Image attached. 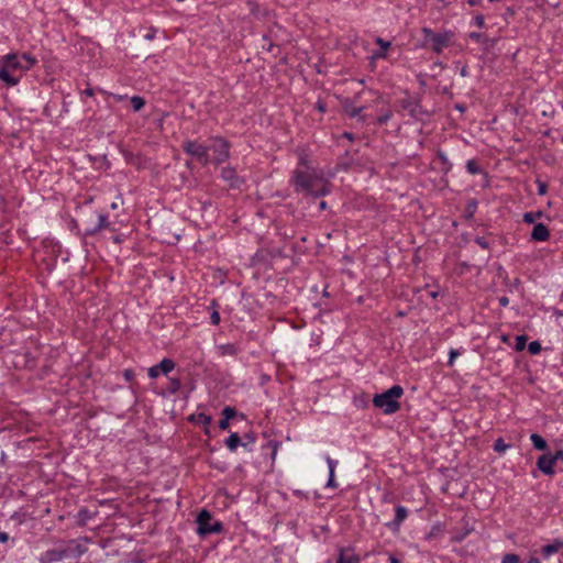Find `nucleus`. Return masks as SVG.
<instances>
[{
  "label": "nucleus",
  "instance_id": "f257e3e1",
  "mask_svg": "<svg viewBox=\"0 0 563 563\" xmlns=\"http://www.w3.org/2000/svg\"><path fill=\"white\" fill-rule=\"evenodd\" d=\"M289 181L296 194L312 198L330 195L333 187L328 178L317 172L309 153L305 150L298 153L297 166L292 170Z\"/></svg>",
  "mask_w": 563,
  "mask_h": 563
},
{
  "label": "nucleus",
  "instance_id": "f03ea898",
  "mask_svg": "<svg viewBox=\"0 0 563 563\" xmlns=\"http://www.w3.org/2000/svg\"><path fill=\"white\" fill-rule=\"evenodd\" d=\"M0 63V80L8 87H14L20 82L23 73L30 70L37 60L29 53L13 52L2 56Z\"/></svg>",
  "mask_w": 563,
  "mask_h": 563
},
{
  "label": "nucleus",
  "instance_id": "7ed1b4c3",
  "mask_svg": "<svg viewBox=\"0 0 563 563\" xmlns=\"http://www.w3.org/2000/svg\"><path fill=\"white\" fill-rule=\"evenodd\" d=\"M88 539H70V540H60L55 543V547L52 549H47L42 552L38 556L40 563H57L65 560H78L80 559L87 551V547L84 542H87Z\"/></svg>",
  "mask_w": 563,
  "mask_h": 563
},
{
  "label": "nucleus",
  "instance_id": "20e7f679",
  "mask_svg": "<svg viewBox=\"0 0 563 563\" xmlns=\"http://www.w3.org/2000/svg\"><path fill=\"white\" fill-rule=\"evenodd\" d=\"M422 40L418 47L431 49L435 54H441L444 48L450 47L455 42V32L452 30H443L434 32L431 27H421Z\"/></svg>",
  "mask_w": 563,
  "mask_h": 563
},
{
  "label": "nucleus",
  "instance_id": "39448f33",
  "mask_svg": "<svg viewBox=\"0 0 563 563\" xmlns=\"http://www.w3.org/2000/svg\"><path fill=\"white\" fill-rule=\"evenodd\" d=\"M404 395L400 385H393L387 390L376 394L373 397V406L383 411L384 415H393L400 409L398 399Z\"/></svg>",
  "mask_w": 563,
  "mask_h": 563
},
{
  "label": "nucleus",
  "instance_id": "423d86ee",
  "mask_svg": "<svg viewBox=\"0 0 563 563\" xmlns=\"http://www.w3.org/2000/svg\"><path fill=\"white\" fill-rule=\"evenodd\" d=\"M405 95L406 96L398 101L399 107L401 110L406 111L412 120L422 122L424 119L432 117L433 112L426 109L421 103V93H409L406 91Z\"/></svg>",
  "mask_w": 563,
  "mask_h": 563
},
{
  "label": "nucleus",
  "instance_id": "0eeeda50",
  "mask_svg": "<svg viewBox=\"0 0 563 563\" xmlns=\"http://www.w3.org/2000/svg\"><path fill=\"white\" fill-rule=\"evenodd\" d=\"M209 140L211 141L209 151H212L213 153L210 164L220 166L231 156V143L229 140L220 135H212Z\"/></svg>",
  "mask_w": 563,
  "mask_h": 563
},
{
  "label": "nucleus",
  "instance_id": "6e6552de",
  "mask_svg": "<svg viewBox=\"0 0 563 563\" xmlns=\"http://www.w3.org/2000/svg\"><path fill=\"white\" fill-rule=\"evenodd\" d=\"M197 533L200 537H207L209 534L222 533L224 531L223 523L221 521H212V515L209 510L202 509L197 516Z\"/></svg>",
  "mask_w": 563,
  "mask_h": 563
},
{
  "label": "nucleus",
  "instance_id": "1a4fd4ad",
  "mask_svg": "<svg viewBox=\"0 0 563 563\" xmlns=\"http://www.w3.org/2000/svg\"><path fill=\"white\" fill-rule=\"evenodd\" d=\"M181 148L185 154L197 159L202 166H208L211 163L209 155V146L203 145L197 140L187 139L181 143Z\"/></svg>",
  "mask_w": 563,
  "mask_h": 563
},
{
  "label": "nucleus",
  "instance_id": "9d476101",
  "mask_svg": "<svg viewBox=\"0 0 563 563\" xmlns=\"http://www.w3.org/2000/svg\"><path fill=\"white\" fill-rule=\"evenodd\" d=\"M220 178L230 189L240 190L245 185V178L240 176L236 168L227 165L220 169Z\"/></svg>",
  "mask_w": 563,
  "mask_h": 563
},
{
  "label": "nucleus",
  "instance_id": "9b49d317",
  "mask_svg": "<svg viewBox=\"0 0 563 563\" xmlns=\"http://www.w3.org/2000/svg\"><path fill=\"white\" fill-rule=\"evenodd\" d=\"M176 363L168 357L163 358L158 364L153 365L148 368L147 375L150 378H157L159 374L168 376V374L175 368Z\"/></svg>",
  "mask_w": 563,
  "mask_h": 563
},
{
  "label": "nucleus",
  "instance_id": "f8f14e48",
  "mask_svg": "<svg viewBox=\"0 0 563 563\" xmlns=\"http://www.w3.org/2000/svg\"><path fill=\"white\" fill-rule=\"evenodd\" d=\"M97 223L95 225H89L85 229L82 235L85 238L87 236H93L101 232L104 229L110 228L111 223L109 221V214L106 212H98L97 213Z\"/></svg>",
  "mask_w": 563,
  "mask_h": 563
},
{
  "label": "nucleus",
  "instance_id": "ddd939ff",
  "mask_svg": "<svg viewBox=\"0 0 563 563\" xmlns=\"http://www.w3.org/2000/svg\"><path fill=\"white\" fill-rule=\"evenodd\" d=\"M409 515L408 509L405 506L397 505L395 507V517L391 521L385 523V526L393 532H398L402 522L407 519Z\"/></svg>",
  "mask_w": 563,
  "mask_h": 563
},
{
  "label": "nucleus",
  "instance_id": "4468645a",
  "mask_svg": "<svg viewBox=\"0 0 563 563\" xmlns=\"http://www.w3.org/2000/svg\"><path fill=\"white\" fill-rule=\"evenodd\" d=\"M474 531V527L470 525L465 518L462 520L461 527H455L451 531V541L454 543H461L467 536Z\"/></svg>",
  "mask_w": 563,
  "mask_h": 563
},
{
  "label": "nucleus",
  "instance_id": "2eb2a0df",
  "mask_svg": "<svg viewBox=\"0 0 563 563\" xmlns=\"http://www.w3.org/2000/svg\"><path fill=\"white\" fill-rule=\"evenodd\" d=\"M554 465L555 462L551 453L542 454L537 460L538 470L548 476H553L555 474Z\"/></svg>",
  "mask_w": 563,
  "mask_h": 563
},
{
  "label": "nucleus",
  "instance_id": "dca6fc26",
  "mask_svg": "<svg viewBox=\"0 0 563 563\" xmlns=\"http://www.w3.org/2000/svg\"><path fill=\"white\" fill-rule=\"evenodd\" d=\"M342 109L350 118H357L362 123L367 122L368 115L363 114L364 107H356L350 99H345L342 104Z\"/></svg>",
  "mask_w": 563,
  "mask_h": 563
},
{
  "label": "nucleus",
  "instance_id": "f3484780",
  "mask_svg": "<svg viewBox=\"0 0 563 563\" xmlns=\"http://www.w3.org/2000/svg\"><path fill=\"white\" fill-rule=\"evenodd\" d=\"M336 563H361L360 556L355 553L351 547L339 548Z\"/></svg>",
  "mask_w": 563,
  "mask_h": 563
},
{
  "label": "nucleus",
  "instance_id": "a211bd4d",
  "mask_svg": "<svg viewBox=\"0 0 563 563\" xmlns=\"http://www.w3.org/2000/svg\"><path fill=\"white\" fill-rule=\"evenodd\" d=\"M549 238H550V230L545 224H543L541 222L534 224V227L531 231V234H530L531 241L545 242L549 240Z\"/></svg>",
  "mask_w": 563,
  "mask_h": 563
},
{
  "label": "nucleus",
  "instance_id": "6ab92c4d",
  "mask_svg": "<svg viewBox=\"0 0 563 563\" xmlns=\"http://www.w3.org/2000/svg\"><path fill=\"white\" fill-rule=\"evenodd\" d=\"M325 462L329 468V477L325 487L335 489L338 487V484L335 482V468L338 466V461L333 460L330 455H325Z\"/></svg>",
  "mask_w": 563,
  "mask_h": 563
},
{
  "label": "nucleus",
  "instance_id": "aec40b11",
  "mask_svg": "<svg viewBox=\"0 0 563 563\" xmlns=\"http://www.w3.org/2000/svg\"><path fill=\"white\" fill-rule=\"evenodd\" d=\"M375 43L380 47L377 51H374L372 54V59H385L387 58V49L391 46V42L384 40L383 37L377 36L375 38Z\"/></svg>",
  "mask_w": 563,
  "mask_h": 563
},
{
  "label": "nucleus",
  "instance_id": "412c9836",
  "mask_svg": "<svg viewBox=\"0 0 563 563\" xmlns=\"http://www.w3.org/2000/svg\"><path fill=\"white\" fill-rule=\"evenodd\" d=\"M354 165V155L350 151H345L336 163V170L347 172Z\"/></svg>",
  "mask_w": 563,
  "mask_h": 563
},
{
  "label": "nucleus",
  "instance_id": "4be33fe9",
  "mask_svg": "<svg viewBox=\"0 0 563 563\" xmlns=\"http://www.w3.org/2000/svg\"><path fill=\"white\" fill-rule=\"evenodd\" d=\"M468 37L476 43L483 44L486 49L494 47L496 44V38H490L487 35H485L484 33H479V32H471L468 34Z\"/></svg>",
  "mask_w": 563,
  "mask_h": 563
},
{
  "label": "nucleus",
  "instance_id": "5701e85b",
  "mask_svg": "<svg viewBox=\"0 0 563 563\" xmlns=\"http://www.w3.org/2000/svg\"><path fill=\"white\" fill-rule=\"evenodd\" d=\"M189 421L194 422V423H198V424H203L206 428H205V432L208 434L209 433V426L212 421V417L210 415H207L205 412H197V413H192L190 417H189Z\"/></svg>",
  "mask_w": 563,
  "mask_h": 563
},
{
  "label": "nucleus",
  "instance_id": "b1692460",
  "mask_svg": "<svg viewBox=\"0 0 563 563\" xmlns=\"http://www.w3.org/2000/svg\"><path fill=\"white\" fill-rule=\"evenodd\" d=\"M181 388V382L177 377H168V386L167 388L162 393L163 397H168L176 395Z\"/></svg>",
  "mask_w": 563,
  "mask_h": 563
},
{
  "label": "nucleus",
  "instance_id": "393cba45",
  "mask_svg": "<svg viewBox=\"0 0 563 563\" xmlns=\"http://www.w3.org/2000/svg\"><path fill=\"white\" fill-rule=\"evenodd\" d=\"M242 438L238 432H232L225 440L224 445L229 449L230 452H235L239 446H241Z\"/></svg>",
  "mask_w": 563,
  "mask_h": 563
},
{
  "label": "nucleus",
  "instance_id": "a878e982",
  "mask_svg": "<svg viewBox=\"0 0 563 563\" xmlns=\"http://www.w3.org/2000/svg\"><path fill=\"white\" fill-rule=\"evenodd\" d=\"M242 438V443H241V446L246 451V452H252L253 451V445L254 443L256 442L257 440V435L255 432L253 431H250V432H246Z\"/></svg>",
  "mask_w": 563,
  "mask_h": 563
},
{
  "label": "nucleus",
  "instance_id": "bb28decb",
  "mask_svg": "<svg viewBox=\"0 0 563 563\" xmlns=\"http://www.w3.org/2000/svg\"><path fill=\"white\" fill-rule=\"evenodd\" d=\"M478 206V201L475 198H471L467 200L465 210H464V219L472 220L476 213Z\"/></svg>",
  "mask_w": 563,
  "mask_h": 563
},
{
  "label": "nucleus",
  "instance_id": "cd10ccee",
  "mask_svg": "<svg viewBox=\"0 0 563 563\" xmlns=\"http://www.w3.org/2000/svg\"><path fill=\"white\" fill-rule=\"evenodd\" d=\"M218 351L221 356H227V355L234 356L238 354L239 349L233 343H225V344L219 345Z\"/></svg>",
  "mask_w": 563,
  "mask_h": 563
},
{
  "label": "nucleus",
  "instance_id": "c85d7f7f",
  "mask_svg": "<svg viewBox=\"0 0 563 563\" xmlns=\"http://www.w3.org/2000/svg\"><path fill=\"white\" fill-rule=\"evenodd\" d=\"M530 440L536 450L545 451L548 449V442L538 433H532Z\"/></svg>",
  "mask_w": 563,
  "mask_h": 563
},
{
  "label": "nucleus",
  "instance_id": "c756f323",
  "mask_svg": "<svg viewBox=\"0 0 563 563\" xmlns=\"http://www.w3.org/2000/svg\"><path fill=\"white\" fill-rule=\"evenodd\" d=\"M437 157H438V159H439V161L441 162V164H442V167H441L442 172H443L444 174H448V173L452 169L453 165H452V163L449 161V158H448L446 154H445L444 152H442V151H438V153H437Z\"/></svg>",
  "mask_w": 563,
  "mask_h": 563
},
{
  "label": "nucleus",
  "instance_id": "7c9ffc66",
  "mask_svg": "<svg viewBox=\"0 0 563 563\" xmlns=\"http://www.w3.org/2000/svg\"><path fill=\"white\" fill-rule=\"evenodd\" d=\"M92 518V514L87 508H80L77 514V523L85 526Z\"/></svg>",
  "mask_w": 563,
  "mask_h": 563
},
{
  "label": "nucleus",
  "instance_id": "2f4dec72",
  "mask_svg": "<svg viewBox=\"0 0 563 563\" xmlns=\"http://www.w3.org/2000/svg\"><path fill=\"white\" fill-rule=\"evenodd\" d=\"M221 415L231 420L235 417H240L241 419H244L245 418V415L242 413V412H238V410L234 408V407H231V406H225L223 409H222V412Z\"/></svg>",
  "mask_w": 563,
  "mask_h": 563
},
{
  "label": "nucleus",
  "instance_id": "473e14b6",
  "mask_svg": "<svg viewBox=\"0 0 563 563\" xmlns=\"http://www.w3.org/2000/svg\"><path fill=\"white\" fill-rule=\"evenodd\" d=\"M466 172L471 175H478L483 173V168L479 166L476 159H468L465 164Z\"/></svg>",
  "mask_w": 563,
  "mask_h": 563
},
{
  "label": "nucleus",
  "instance_id": "72a5a7b5",
  "mask_svg": "<svg viewBox=\"0 0 563 563\" xmlns=\"http://www.w3.org/2000/svg\"><path fill=\"white\" fill-rule=\"evenodd\" d=\"M543 214H544V213H543V211H541V210H538V211H536V212H532V211H530V212H525V213H523V216H522V221H523L525 223L532 224V223H534V222L537 221V219L542 218V217H543Z\"/></svg>",
  "mask_w": 563,
  "mask_h": 563
},
{
  "label": "nucleus",
  "instance_id": "f704fd0d",
  "mask_svg": "<svg viewBox=\"0 0 563 563\" xmlns=\"http://www.w3.org/2000/svg\"><path fill=\"white\" fill-rule=\"evenodd\" d=\"M130 101L134 112L141 111L145 106V99L142 96H133Z\"/></svg>",
  "mask_w": 563,
  "mask_h": 563
},
{
  "label": "nucleus",
  "instance_id": "c9c22d12",
  "mask_svg": "<svg viewBox=\"0 0 563 563\" xmlns=\"http://www.w3.org/2000/svg\"><path fill=\"white\" fill-rule=\"evenodd\" d=\"M500 563H523V561L518 554L508 552L501 556Z\"/></svg>",
  "mask_w": 563,
  "mask_h": 563
},
{
  "label": "nucleus",
  "instance_id": "e433bc0d",
  "mask_svg": "<svg viewBox=\"0 0 563 563\" xmlns=\"http://www.w3.org/2000/svg\"><path fill=\"white\" fill-rule=\"evenodd\" d=\"M511 445L510 444H507L503 438H498L497 440H495L494 442V451L499 453V454H503L506 452L507 449H509Z\"/></svg>",
  "mask_w": 563,
  "mask_h": 563
},
{
  "label": "nucleus",
  "instance_id": "4c0bfd02",
  "mask_svg": "<svg viewBox=\"0 0 563 563\" xmlns=\"http://www.w3.org/2000/svg\"><path fill=\"white\" fill-rule=\"evenodd\" d=\"M442 532V525L440 522L434 523L430 531L426 536V540H432Z\"/></svg>",
  "mask_w": 563,
  "mask_h": 563
},
{
  "label": "nucleus",
  "instance_id": "58836bf2",
  "mask_svg": "<svg viewBox=\"0 0 563 563\" xmlns=\"http://www.w3.org/2000/svg\"><path fill=\"white\" fill-rule=\"evenodd\" d=\"M527 341H528V336L526 334H520V335H517L516 336V345H515V350L517 352H521L526 349V345H527Z\"/></svg>",
  "mask_w": 563,
  "mask_h": 563
},
{
  "label": "nucleus",
  "instance_id": "ea45409f",
  "mask_svg": "<svg viewBox=\"0 0 563 563\" xmlns=\"http://www.w3.org/2000/svg\"><path fill=\"white\" fill-rule=\"evenodd\" d=\"M263 42H265L266 44H263L262 45V48L264 51H266L267 53H273L275 48H278V46H276L269 38V36L267 34H264L263 37H262Z\"/></svg>",
  "mask_w": 563,
  "mask_h": 563
},
{
  "label": "nucleus",
  "instance_id": "a19ab883",
  "mask_svg": "<svg viewBox=\"0 0 563 563\" xmlns=\"http://www.w3.org/2000/svg\"><path fill=\"white\" fill-rule=\"evenodd\" d=\"M393 118V112L391 111H386L385 113H383L382 115L377 117L376 120H375V124L376 125H384L386 124L390 119Z\"/></svg>",
  "mask_w": 563,
  "mask_h": 563
},
{
  "label": "nucleus",
  "instance_id": "79ce46f5",
  "mask_svg": "<svg viewBox=\"0 0 563 563\" xmlns=\"http://www.w3.org/2000/svg\"><path fill=\"white\" fill-rule=\"evenodd\" d=\"M542 350L541 343L539 341H532L528 344V352L531 355H538Z\"/></svg>",
  "mask_w": 563,
  "mask_h": 563
},
{
  "label": "nucleus",
  "instance_id": "37998d69",
  "mask_svg": "<svg viewBox=\"0 0 563 563\" xmlns=\"http://www.w3.org/2000/svg\"><path fill=\"white\" fill-rule=\"evenodd\" d=\"M536 184L538 186V195L544 196L548 192V184L539 178L536 180Z\"/></svg>",
  "mask_w": 563,
  "mask_h": 563
},
{
  "label": "nucleus",
  "instance_id": "c03bdc74",
  "mask_svg": "<svg viewBox=\"0 0 563 563\" xmlns=\"http://www.w3.org/2000/svg\"><path fill=\"white\" fill-rule=\"evenodd\" d=\"M267 445H268L269 448H272V461H274V460H275V457H276L277 451H278V449H279V446H280V442H279V441H276V440H271V441L267 443Z\"/></svg>",
  "mask_w": 563,
  "mask_h": 563
},
{
  "label": "nucleus",
  "instance_id": "a18cd8bd",
  "mask_svg": "<svg viewBox=\"0 0 563 563\" xmlns=\"http://www.w3.org/2000/svg\"><path fill=\"white\" fill-rule=\"evenodd\" d=\"M461 355V351L456 350V349H451L449 351V361H448V365L449 366H453L454 364V361L455 358Z\"/></svg>",
  "mask_w": 563,
  "mask_h": 563
},
{
  "label": "nucleus",
  "instance_id": "49530a36",
  "mask_svg": "<svg viewBox=\"0 0 563 563\" xmlns=\"http://www.w3.org/2000/svg\"><path fill=\"white\" fill-rule=\"evenodd\" d=\"M472 23H473V24H475L476 26L481 27V29H483V27H485V26H486V24H485V18H484V15H483L482 13L476 14V15L474 16V19H473V22H472Z\"/></svg>",
  "mask_w": 563,
  "mask_h": 563
},
{
  "label": "nucleus",
  "instance_id": "de8ad7c7",
  "mask_svg": "<svg viewBox=\"0 0 563 563\" xmlns=\"http://www.w3.org/2000/svg\"><path fill=\"white\" fill-rule=\"evenodd\" d=\"M474 242L484 250H488L490 247V244L484 236H476Z\"/></svg>",
  "mask_w": 563,
  "mask_h": 563
},
{
  "label": "nucleus",
  "instance_id": "09e8293b",
  "mask_svg": "<svg viewBox=\"0 0 563 563\" xmlns=\"http://www.w3.org/2000/svg\"><path fill=\"white\" fill-rule=\"evenodd\" d=\"M157 29L154 26H151L147 29V32L143 35L144 40L146 41H153L156 37Z\"/></svg>",
  "mask_w": 563,
  "mask_h": 563
},
{
  "label": "nucleus",
  "instance_id": "8fccbe9b",
  "mask_svg": "<svg viewBox=\"0 0 563 563\" xmlns=\"http://www.w3.org/2000/svg\"><path fill=\"white\" fill-rule=\"evenodd\" d=\"M122 375H123V378L125 379V382H128V383H131L135 377V373L132 368H125L123 371Z\"/></svg>",
  "mask_w": 563,
  "mask_h": 563
},
{
  "label": "nucleus",
  "instance_id": "3c124183",
  "mask_svg": "<svg viewBox=\"0 0 563 563\" xmlns=\"http://www.w3.org/2000/svg\"><path fill=\"white\" fill-rule=\"evenodd\" d=\"M43 263L45 265V269L51 273L55 269L57 260L56 258L48 260V261L44 260Z\"/></svg>",
  "mask_w": 563,
  "mask_h": 563
},
{
  "label": "nucleus",
  "instance_id": "603ef678",
  "mask_svg": "<svg viewBox=\"0 0 563 563\" xmlns=\"http://www.w3.org/2000/svg\"><path fill=\"white\" fill-rule=\"evenodd\" d=\"M95 95V89L91 87H87L80 92V100L84 101L85 97H92Z\"/></svg>",
  "mask_w": 563,
  "mask_h": 563
},
{
  "label": "nucleus",
  "instance_id": "864d4df0",
  "mask_svg": "<svg viewBox=\"0 0 563 563\" xmlns=\"http://www.w3.org/2000/svg\"><path fill=\"white\" fill-rule=\"evenodd\" d=\"M314 109L318 110L320 113H324L327 111V104L323 100L319 99L314 103Z\"/></svg>",
  "mask_w": 563,
  "mask_h": 563
},
{
  "label": "nucleus",
  "instance_id": "5fc2aeb1",
  "mask_svg": "<svg viewBox=\"0 0 563 563\" xmlns=\"http://www.w3.org/2000/svg\"><path fill=\"white\" fill-rule=\"evenodd\" d=\"M220 320L221 318L219 311L214 310L210 316L211 324L218 325L220 323Z\"/></svg>",
  "mask_w": 563,
  "mask_h": 563
},
{
  "label": "nucleus",
  "instance_id": "6e6d98bb",
  "mask_svg": "<svg viewBox=\"0 0 563 563\" xmlns=\"http://www.w3.org/2000/svg\"><path fill=\"white\" fill-rule=\"evenodd\" d=\"M506 285L509 286V290L512 291L514 289H518L521 286L520 278H515L510 284H508V280H506Z\"/></svg>",
  "mask_w": 563,
  "mask_h": 563
},
{
  "label": "nucleus",
  "instance_id": "4d7b16f0",
  "mask_svg": "<svg viewBox=\"0 0 563 563\" xmlns=\"http://www.w3.org/2000/svg\"><path fill=\"white\" fill-rule=\"evenodd\" d=\"M218 427H219V429H221V430H227V429H229V427H230V420H229V419H227V418H224V417L222 416V418L219 420Z\"/></svg>",
  "mask_w": 563,
  "mask_h": 563
},
{
  "label": "nucleus",
  "instance_id": "13d9d810",
  "mask_svg": "<svg viewBox=\"0 0 563 563\" xmlns=\"http://www.w3.org/2000/svg\"><path fill=\"white\" fill-rule=\"evenodd\" d=\"M552 457L554 462H562L563 463V450L556 451L554 454H552Z\"/></svg>",
  "mask_w": 563,
  "mask_h": 563
},
{
  "label": "nucleus",
  "instance_id": "bf43d9fd",
  "mask_svg": "<svg viewBox=\"0 0 563 563\" xmlns=\"http://www.w3.org/2000/svg\"><path fill=\"white\" fill-rule=\"evenodd\" d=\"M294 495L301 498V499H308V494L306 492H302L300 489L294 490Z\"/></svg>",
  "mask_w": 563,
  "mask_h": 563
},
{
  "label": "nucleus",
  "instance_id": "052dcab7",
  "mask_svg": "<svg viewBox=\"0 0 563 563\" xmlns=\"http://www.w3.org/2000/svg\"><path fill=\"white\" fill-rule=\"evenodd\" d=\"M498 302L501 307H507L509 305V298L507 296H501L498 298Z\"/></svg>",
  "mask_w": 563,
  "mask_h": 563
},
{
  "label": "nucleus",
  "instance_id": "680f3d73",
  "mask_svg": "<svg viewBox=\"0 0 563 563\" xmlns=\"http://www.w3.org/2000/svg\"><path fill=\"white\" fill-rule=\"evenodd\" d=\"M541 559H542L541 556L540 558L530 556L526 561H523V563H542Z\"/></svg>",
  "mask_w": 563,
  "mask_h": 563
},
{
  "label": "nucleus",
  "instance_id": "e2e57ef3",
  "mask_svg": "<svg viewBox=\"0 0 563 563\" xmlns=\"http://www.w3.org/2000/svg\"><path fill=\"white\" fill-rule=\"evenodd\" d=\"M483 1L484 0H467L466 2L470 7H479L483 4Z\"/></svg>",
  "mask_w": 563,
  "mask_h": 563
},
{
  "label": "nucleus",
  "instance_id": "0e129e2a",
  "mask_svg": "<svg viewBox=\"0 0 563 563\" xmlns=\"http://www.w3.org/2000/svg\"><path fill=\"white\" fill-rule=\"evenodd\" d=\"M389 563H401L400 559H398L395 554L389 553L388 555Z\"/></svg>",
  "mask_w": 563,
  "mask_h": 563
},
{
  "label": "nucleus",
  "instance_id": "69168bd1",
  "mask_svg": "<svg viewBox=\"0 0 563 563\" xmlns=\"http://www.w3.org/2000/svg\"><path fill=\"white\" fill-rule=\"evenodd\" d=\"M342 137H345L349 141H354L355 140V135L352 132H346V131L342 133Z\"/></svg>",
  "mask_w": 563,
  "mask_h": 563
},
{
  "label": "nucleus",
  "instance_id": "338daca9",
  "mask_svg": "<svg viewBox=\"0 0 563 563\" xmlns=\"http://www.w3.org/2000/svg\"><path fill=\"white\" fill-rule=\"evenodd\" d=\"M9 540V534L7 532L0 531V543H5Z\"/></svg>",
  "mask_w": 563,
  "mask_h": 563
},
{
  "label": "nucleus",
  "instance_id": "774afa93",
  "mask_svg": "<svg viewBox=\"0 0 563 563\" xmlns=\"http://www.w3.org/2000/svg\"><path fill=\"white\" fill-rule=\"evenodd\" d=\"M460 75H461L462 77H467V76L470 75V74H468V67H467V65H464V66L461 68V70H460Z\"/></svg>",
  "mask_w": 563,
  "mask_h": 563
}]
</instances>
